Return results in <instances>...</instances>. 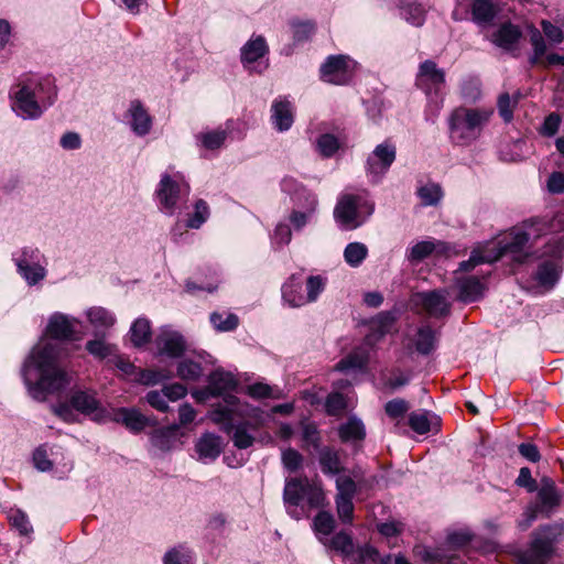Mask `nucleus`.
<instances>
[{
	"label": "nucleus",
	"instance_id": "nucleus-46",
	"mask_svg": "<svg viewBox=\"0 0 564 564\" xmlns=\"http://www.w3.org/2000/svg\"><path fill=\"white\" fill-rule=\"evenodd\" d=\"M496 15L495 6L490 0H475L473 3V19L476 23H488Z\"/></svg>",
	"mask_w": 564,
	"mask_h": 564
},
{
	"label": "nucleus",
	"instance_id": "nucleus-39",
	"mask_svg": "<svg viewBox=\"0 0 564 564\" xmlns=\"http://www.w3.org/2000/svg\"><path fill=\"white\" fill-rule=\"evenodd\" d=\"M6 514L10 525L15 529L20 535L30 538L33 533V527L23 510L11 507L6 511Z\"/></svg>",
	"mask_w": 564,
	"mask_h": 564
},
{
	"label": "nucleus",
	"instance_id": "nucleus-11",
	"mask_svg": "<svg viewBox=\"0 0 564 564\" xmlns=\"http://www.w3.org/2000/svg\"><path fill=\"white\" fill-rule=\"evenodd\" d=\"M281 189L291 196L294 205L289 220L295 230H301L314 218L318 204L317 198L315 194L291 176L281 181Z\"/></svg>",
	"mask_w": 564,
	"mask_h": 564
},
{
	"label": "nucleus",
	"instance_id": "nucleus-51",
	"mask_svg": "<svg viewBox=\"0 0 564 564\" xmlns=\"http://www.w3.org/2000/svg\"><path fill=\"white\" fill-rule=\"evenodd\" d=\"M303 462L304 457L299 451L292 447L281 449V463L288 471L296 473L303 466Z\"/></svg>",
	"mask_w": 564,
	"mask_h": 564
},
{
	"label": "nucleus",
	"instance_id": "nucleus-33",
	"mask_svg": "<svg viewBox=\"0 0 564 564\" xmlns=\"http://www.w3.org/2000/svg\"><path fill=\"white\" fill-rule=\"evenodd\" d=\"M561 497L552 481H545L538 491V509L547 517L560 505Z\"/></svg>",
	"mask_w": 564,
	"mask_h": 564
},
{
	"label": "nucleus",
	"instance_id": "nucleus-53",
	"mask_svg": "<svg viewBox=\"0 0 564 564\" xmlns=\"http://www.w3.org/2000/svg\"><path fill=\"white\" fill-rule=\"evenodd\" d=\"M530 42L533 47V55L530 58L531 64H542L545 57L546 43L539 30H532Z\"/></svg>",
	"mask_w": 564,
	"mask_h": 564
},
{
	"label": "nucleus",
	"instance_id": "nucleus-2",
	"mask_svg": "<svg viewBox=\"0 0 564 564\" xmlns=\"http://www.w3.org/2000/svg\"><path fill=\"white\" fill-rule=\"evenodd\" d=\"M545 223L534 220L528 227V230L514 228L499 238L478 243L467 261L459 264L455 271V286L458 290V300L464 303L476 302L482 297L485 292V282L476 275H468L476 265L481 263H492L505 254H510L512 259L522 264L528 263L533 254L525 253L524 247L531 238L542 236Z\"/></svg>",
	"mask_w": 564,
	"mask_h": 564
},
{
	"label": "nucleus",
	"instance_id": "nucleus-43",
	"mask_svg": "<svg viewBox=\"0 0 564 564\" xmlns=\"http://www.w3.org/2000/svg\"><path fill=\"white\" fill-rule=\"evenodd\" d=\"M368 256V248L362 242H350L344 250V259L351 268H358Z\"/></svg>",
	"mask_w": 564,
	"mask_h": 564
},
{
	"label": "nucleus",
	"instance_id": "nucleus-4",
	"mask_svg": "<svg viewBox=\"0 0 564 564\" xmlns=\"http://www.w3.org/2000/svg\"><path fill=\"white\" fill-rule=\"evenodd\" d=\"M12 111L23 120H36L55 102L57 90L50 77L26 75L11 87Z\"/></svg>",
	"mask_w": 564,
	"mask_h": 564
},
{
	"label": "nucleus",
	"instance_id": "nucleus-9",
	"mask_svg": "<svg viewBox=\"0 0 564 564\" xmlns=\"http://www.w3.org/2000/svg\"><path fill=\"white\" fill-rule=\"evenodd\" d=\"M416 86L427 96L426 119L434 122L443 107L445 73L433 61H424L419 67Z\"/></svg>",
	"mask_w": 564,
	"mask_h": 564
},
{
	"label": "nucleus",
	"instance_id": "nucleus-15",
	"mask_svg": "<svg viewBox=\"0 0 564 564\" xmlns=\"http://www.w3.org/2000/svg\"><path fill=\"white\" fill-rule=\"evenodd\" d=\"M325 283L321 276H310L306 282V294L303 292L301 276L292 275L282 285V299L291 307H300L317 300Z\"/></svg>",
	"mask_w": 564,
	"mask_h": 564
},
{
	"label": "nucleus",
	"instance_id": "nucleus-49",
	"mask_svg": "<svg viewBox=\"0 0 564 564\" xmlns=\"http://www.w3.org/2000/svg\"><path fill=\"white\" fill-rule=\"evenodd\" d=\"M329 546L343 554L345 563L348 561V556L356 551L351 536L346 532L335 534L329 540Z\"/></svg>",
	"mask_w": 564,
	"mask_h": 564
},
{
	"label": "nucleus",
	"instance_id": "nucleus-32",
	"mask_svg": "<svg viewBox=\"0 0 564 564\" xmlns=\"http://www.w3.org/2000/svg\"><path fill=\"white\" fill-rule=\"evenodd\" d=\"M230 121L226 123V127H219L213 130H205L196 134L197 144L206 150H218L220 149L228 135Z\"/></svg>",
	"mask_w": 564,
	"mask_h": 564
},
{
	"label": "nucleus",
	"instance_id": "nucleus-45",
	"mask_svg": "<svg viewBox=\"0 0 564 564\" xmlns=\"http://www.w3.org/2000/svg\"><path fill=\"white\" fill-rule=\"evenodd\" d=\"M163 564H194L193 552L185 545L174 546L164 554Z\"/></svg>",
	"mask_w": 564,
	"mask_h": 564
},
{
	"label": "nucleus",
	"instance_id": "nucleus-38",
	"mask_svg": "<svg viewBox=\"0 0 564 564\" xmlns=\"http://www.w3.org/2000/svg\"><path fill=\"white\" fill-rule=\"evenodd\" d=\"M438 424V417L427 411H414L409 415V425L417 434H427L433 425Z\"/></svg>",
	"mask_w": 564,
	"mask_h": 564
},
{
	"label": "nucleus",
	"instance_id": "nucleus-22",
	"mask_svg": "<svg viewBox=\"0 0 564 564\" xmlns=\"http://www.w3.org/2000/svg\"><path fill=\"white\" fill-rule=\"evenodd\" d=\"M107 416L132 433L141 432L149 424L148 417L135 408H112Z\"/></svg>",
	"mask_w": 564,
	"mask_h": 564
},
{
	"label": "nucleus",
	"instance_id": "nucleus-41",
	"mask_svg": "<svg viewBox=\"0 0 564 564\" xmlns=\"http://www.w3.org/2000/svg\"><path fill=\"white\" fill-rule=\"evenodd\" d=\"M314 530L318 536V540L326 544L328 541V536L334 530L335 519L333 514L326 511H321L314 518Z\"/></svg>",
	"mask_w": 564,
	"mask_h": 564
},
{
	"label": "nucleus",
	"instance_id": "nucleus-50",
	"mask_svg": "<svg viewBox=\"0 0 564 564\" xmlns=\"http://www.w3.org/2000/svg\"><path fill=\"white\" fill-rule=\"evenodd\" d=\"M417 196L424 206H434L441 200L443 192L438 184L426 183L419 187Z\"/></svg>",
	"mask_w": 564,
	"mask_h": 564
},
{
	"label": "nucleus",
	"instance_id": "nucleus-47",
	"mask_svg": "<svg viewBox=\"0 0 564 564\" xmlns=\"http://www.w3.org/2000/svg\"><path fill=\"white\" fill-rule=\"evenodd\" d=\"M209 217V207L203 199H197L194 204L193 214H188L185 226L192 229H198Z\"/></svg>",
	"mask_w": 564,
	"mask_h": 564
},
{
	"label": "nucleus",
	"instance_id": "nucleus-29",
	"mask_svg": "<svg viewBox=\"0 0 564 564\" xmlns=\"http://www.w3.org/2000/svg\"><path fill=\"white\" fill-rule=\"evenodd\" d=\"M440 330L433 329L430 325H421L412 341L416 351L421 355H430L437 347Z\"/></svg>",
	"mask_w": 564,
	"mask_h": 564
},
{
	"label": "nucleus",
	"instance_id": "nucleus-10",
	"mask_svg": "<svg viewBox=\"0 0 564 564\" xmlns=\"http://www.w3.org/2000/svg\"><path fill=\"white\" fill-rule=\"evenodd\" d=\"M191 187L184 175L174 172L172 169L161 175V180L155 189L159 208L166 215H175L182 208L189 195Z\"/></svg>",
	"mask_w": 564,
	"mask_h": 564
},
{
	"label": "nucleus",
	"instance_id": "nucleus-64",
	"mask_svg": "<svg viewBox=\"0 0 564 564\" xmlns=\"http://www.w3.org/2000/svg\"><path fill=\"white\" fill-rule=\"evenodd\" d=\"M346 401L341 393L333 392L326 399V410L329 414L336 415L344 411Z\"/></svg>",
	"mask_w": 564,
	"mask_h": 564
},
{
	"label": "nucleus",
	"instance_id": "nucleus-3",
	"mask_svg": "<svg viewBox=\"0 0 564 564\" xmlns=\"http://www.w3.org/2000/svg\"><path fill=\"white\" fill-rule=\"evenodd\" d=\"M208 417L221 425L224 432L231 436L234 445L247 449L253 445L254 437L248 429L259 430L267 423V414L260 408L240 401L236 395H227L225 404H216L208 412Z\"/></svg>",
	"mask_w": 564,
	"mask_h": 564
},
{
	"label": "nucleus",
	"instance_id": "nucleus-23",
	"mask_svg": "<svg viewBox=\"0 0 564 564\" xmlns=\"http://www.w3.org/2000/svg\"><path fill=\"white\" fill-rule=\"evenodd\" d=\"M156 347L161 355L177 358L185 351L186 344L184 337L178 332L166 327L162 328L156 337Z\"/></svg>",
	"mask_w": 564,
	"mask_h": 564
},
{
	"label": "nucleus",
	"instance_id": "nucleus-60",
	"mask_svg": "<svg viewBox=\"0 0 564 564\" xmlns=\"http://www.w3.org/2000/svg\"><path fill=\"white\" fill-rule=\"evenodd\" d=\"M86 349L94 357L104 359L112 354L113 346L107 344L104 339H93L87 341Z\"/></svg>",
	"mask_w": 564,
	"mask_h": 564
},
{
	"label": "nucleus",
	"instance_id": "nucleus-42",
	"mask_svg": "<svg viewBox=\"0 0 564 564\" xmlns=\"http://www.w3.org/2000/svg\"><path fill=\"white\" fill-rule=\"evenodd\" d=\"M151 336V325L147 318H137L130 328L131 341L134 346L140 347L147 344Z\"/></svg>",
	"mask_w": 564,
	"mask_h": 564
},
{
	"label": "nucleus",
	"instance_id": "nucleus-63",
	"mask_svg": "<svg viewBox=\"0 0 564 564\" xmlns=\"http://www.w3.org/2000/svg\"><path fill=\"white\" fill-rule=\"evenodd\" d=\"M291 238L292 231L290 226L281 223L276 225L271 240L274 246H284L291 241Z\"/></svg>",
	"mask_w": 564,
	"mask_h": 564
},
{
	"label": "nucleus",
	"instance_id": "nucleus-59",
	"mask_svg": "<svg viewBox=\"0 0 564 564\" xmlns=\"http://www.w3.org/2000/svg\"><path fill=\"white\" fill-rule=\"evenodd\" d=\"M409 409V402L400 398L389 401L384 406L387 415L397 421L403 419Z\"/></svg>",
	"mask_w": 564,
	"mask_h": 564
},
{
	"label": "nucleus",
	"instance_id": "nucleus-19",
	"mask_svg": "<svg viewBox=\"0 0 564 564\" xmlns=\"http://www.w3.org/2000/svg\"><path fill=\"white\" fill-rule=\"evenodd\" d=\"M549 528L542 529L534 534V538L527 550L517 553V558L522 564H543L553 551V539Z\"/></svg>",
	"mask_w": 564,
	"mask_h": 564
},
{
	"label": "nucleus",
	"instance_id": "nucleus-28",
	"mask_svg": "<svg viewBox=\"0 0 564 564\" xmlns=\"http://www.w3.org/2000/svg\"><path fill=\"white\" fill-rule=\"evenodd\" d=\"M391 558L390 554L381 556L375 546L364 544L356 547L345 564H389Z\"/></svg>",
	"mask_w": 564,
	"mask_h": 564
},
{
	"label": "nucleus",
	"instance_id": "nucleus-30",
	"mask_svg": "<svg viewBox=\"0 0 564 564\" xmlns=\"http://www.w3.org/2000/svg\"><path fill=\"white\" fill-rule=\"evenodd\" d=\"M199 460H215L221 453V438L213 433L203 434L195 444Z\"/></svg>",
	"mask_w": 564,
	"mask_h": 564
},
{
	"label": "nucleus",
	"instance_id": "nucleus-5",
	"mask_svg": "<svg viewBox=\"0 0 564 564\" xmlns=\"http://www.w3.org/2000/svg\"><path fill=\"white\" fill-rule=\"evenodd\" d=\"M494 111L485 108L458 107L448 118V133L456 145H469L477 140Z\"/></svg>",
	"mask_w": 564,
	"mask_h": 564
},
{
	"label": "nucleus",
	"instance_id": "nucleus-37",
	"mask_svg": "<svg viewBox=\"0 0 564 564\" xmlns=\"http://www.w3.org/2000/svg\"><path fill=\"white\" fill-rule=\"evenodd\" d=\"M369 355L365 348H357L343 358L336 369L339 371H362L368 364Z\"/></svg>",
	"mask_w": 564,
	"mask_h": 564
},
{
	"label": "nucleus",
	"instance_id": "nucleus-13",
	"mask_svg": "<svg viewBox=\"0 0 564 564\" xmlns=\"http://www.w3.org/2000/svg\"><path fill=\"white\" fill-rule=\"evenodd\" d=\"M17 272L29 286H35L47 276V258L36 247L25 246L12 253Z\"/></svg>",
	"mask_w": 564,
	"mask_h": 564
},
{
	"label": "nucleus",
	"instance_id": "nucleus-1",
	"mask_svg": "<svg viewBox=\"0 0 564 564\" xmlns=\"http://www.w3.org/2000/svg\"><path fill=\"white\" fill-rule=\"evenodd\" d=\"M80 322L72 316L56 312L48 318L46 335L25 357L21 367V377L28 394L35 401L44 402L48 395L63 392L72 377L61 364L62 344L56 340L75 338Z\"/></svg>",
	"mask_w": 564,
	"mask_h": 564
},
{
	"label": "nucleus",
	"instance_id": "nucleus-7",
	"mask_svg": "<svg viewBox=\"0 0 564 564\" xmlns=\"http://www.w3.org/2000/svg\"><path fill=\"white\" fill-rule=\"evenodd\" d=\"M283 501L288 513L300 519L302 513L299 507L305 501L311 509H317L324 505L325 494L319 484L310 481L307 477H291L285 479Z\"/></svg>",
	"mask_w": 564,
	"mask_h": 564
},
{
	"label": "nucleus",
	"instance_id": "nucleus-18",
	"mask_svg": "<svg viewBox=\"0 0 564 564\" xmlns=\"http://www.w3.org/2000/svg\"><path fill=\"white\" fill-rule=\"evenodd\" d=\"M413 303L429 316L440 318L449 315L452 303L447 290H433L416 293Z\"/></svg>",
	"mask_w": 564,
	"mask_h": 564
},
{
	"label": "nucleus",
	"instance_id": "nucleus-8",
	"mask_svg": "<svg viewBox=\"0 0 564 564\" xmlns=\"http://www.w3.org/2000/svg\"><path fill=\"white\" fill-rule=\"evenodd\" d=\"M373 210L375 204L368 192L361 191L341 195L334 209V217L341 228L352 230L366 223Z\"/></svg>",
	"mask_w": 564,
	"mask_h": 564
},
{
	"label": "nucleus",
	"instance_id": "nucleus-16",
	"mask_svg": "<svg viewBox=\"0 0 564 564\" xmlns=\"http://www.w3.org/2000/svg\"><path fill=\"white\" fill-rule=\"evenodd\" d=\"M397 158V147L391 140L378 144L368 155L366 173L372 183L381 181Z\"/></svg>",
	"mask_w": 564,
	"mask_h": 564
},
{
	"label": "nucleus",
	"instance_id": "nucleus-61",
	"mask_svg": "<svg viewBox=\"0 0 564 564\" xmlns=\"http://www.w3.org/2000/svg\"><path fill=\"white\" fill-rule=\"evenodd\" d=\"M354 499L336 497V508L339 519L344 523H351L354 518Z\"/></svg>",
	"mask_w": 564,
	"mask_h": 564
},
{
	"label": "nucleus",
	"instance_id": "nucleus-34",
	"mask_svg": "<svg viewBox=\"0 0 564 564\" xmlns=\"http://www.w3.org/2000/svg\"><path fill=\"white\" fill-rule=\"evenodd\" d=\"M400 15L409 24L421 26L425 21L426 9L415 0H400L398 4Z\"/></svg>",
	"mask_w": 564,
	"mask_h": 564
},
{
	"label": "nucleus",
	"instance_id": "nucleus-55",
	"mask_svg": "<svg viewBox=\"0 0 564 564\" xmlns=\"http://www.w3.org/2000/svg\"><path fill=\"white\" fill-rule=\"evenodd\" d=\"M435 249L432 241H420L408 249L406 257L412 262H419L427 258Z\"/></svg>",
	"mask_w": 564,
	"mask_h": 564
},
{
	"label": "nucleus",
	"instance_id": "nucleus-54",
	"mask_svg": "<svg viewBox=\"0 0 564 564\" xmlns=\"http://www.w3.org/2000/svg\"><path fill=\"white\" fill-rule=\"evenodd\" d=\"M203 369L199 362L184 359L178 364L177 376L183 380L195 381L202 376Z\"/></svg>",
	"mask_w": 564,
	"mask_h": 564
},
{
	"label": "nucleus",
	"instance_id": "nucleus-44",
	"mask_svg": "<svg viewBox=\"0 0 564 564\" xmlns=\"http://www.w3.org/2000/svg\"><path fill=\"white\" fill-rule=\"evenodd\" d=\"M178 430L177 424L155 430L151 435V443L161 451H169L173 443V437Z\"/></svg>",
	"mask_w": 564,
	"mask_h": 564
},
{
	"label": "nucleus",
	"instance_id": "nucleus-48",
	"mask_svg": "<svg viewBox=\"0 0 564 564\" xmlns=\"http://www.w3.org/2000/svg\"><path fill=\"white\" fill-rule=\"evenodd\" d=\"M171 377L172 372L169 370L139 369L135 380L144 386H155Z\"/></svg>",
	"mask_w": 564,
	"mask_h": 564
},
{
	"label": "nucleus",
	"instance_id": "nucleus-14",
	"mask_svg": "<svg viewBox=\"0 0 564 564\" xmlns=\"http://www.w3.org/2000/svg\"><path fill=\"white\" fill-rule=\"evenodd\" d=\"M53 412L67 423L76 421V413L90 415L97 414L100 410V402L93 390L73 389L66 401L53 405Z\"/></svg>",
	"mask_w": 564,
	"mask_h": 564
},
{
	"label": "nucleus",
	"instance_id": "nucleus-62",
	"mask_svg": "<svg viewBox=\"0 0 564 564\" xmlns=\"http://www.w3.org/2000/svg\"><path fill=\"white\" fill-rule=\"evenodd\" d=\"M145 400L153 409H155L162 413H165L170 410V406L166 402V397H165L163 389L161 391H158V390L149 391L145 395Z\"/></svg>",
	"mask_w": 564,
	"mask_h": 564
},
{
	"label": "nucleus",
	"instance_id": "nucleus-58",
	"mask_svg": "<svg viewBox=\"0 0 564 564\" xmlns=\"http://www.w3.org/2000/svg\"><path fill=\"white\" fill-rule=\"evenodd\" d=\"M317 149L323 156L329 158L339 149V141L333 134H322L317 139Z\"/></svg>",
	"mask_w": 564,
	"mask_h": 564
},
{
	"label": "nucleus",
	"instance_id": "nucleus-31",
	"mask_svg": "<svg viewBox=\"0 0 564 564\" xmlns=\"http://www.w3.org/2000/svg\"><path fill=\"white\" fill-rule=\"evenodd\" d=\"M318 463L324 475H339L344 467L341 465L339 451L332 446H323L317 451Z\"/></svg>",
	"mask_w": 564,
	"mask_h": 564
},
{
	"label": "nucleus",
	"instance_id": "nucleus-26",
	"mask_svg": "<svg viewBox=\"0 0 564 564\" xmlns=\"http://www.w3.org/2000/svg\"><path fill=\"white\" fill-rule=\"evenodd\" d=\"M85 315L96 335H106L117 322L115 314L102 306L89 307Z\"/></svg>",
	"mask_w": 564,
	"mask_h": 564
},
{
	"label": "nucleus",
	"instance_id": "nucleus-21",
	"mask_svg": "<svg viewBox=\"0 0 564 564\" xmlns=\"http://www.w3.org/2000/svg\"><path fill=\"white\" fill-rule=\"evenodd\" d=\"M124 119L131 131L137 137H145L152 130L153 117L139 99L130 101Z\"/></svg>",
	"mask_w": 564,
	"mask_h": 564
},
{
	"label": "nucleus",
	"instance_id": "nucleus-57",
	"mask_svg": "<svg viewBox=\"0 0 564 564\" xmlns=\"http://www.w3.org/2000/svg\"><path fill=\"white\" fill-rule=\"evenodd\" d=\"M337 476L338 477L336 479V489H337L336 497L354 499L356 491H357V486H356V482L354 481V479L349 476H345V475H340V474Z\"/></svg>",
	"mask_w": 564,
	"mask_h": 564
},
{
	"label": "nucleus",
	"instance_id": "nucleus-52",
	"mask_svg": "<svg viewBox=\"0 0 564 564\" xmlns=\"http://www.w3.org/2000/svg\"><path fill=\"white\" fill-rule=\"evenodd\" d=\"M59 448H56V453ZM54 447H47L46 445L40 446L33 453V462L35 467L41 471H48L53 468L54 460L50 459V456L56 454Z\"/></svg>",
	"mask_w": 564,
	"mask_h": 564
},
{
	"label": "nucleus",
	"instance_id": "nucleus-56",
	"mask_svg": "<svg viewBox=\"0 0 564 564\" xmlns=\"http://www.w3.org/2000/svg\"><path fill=\"white\" fill-rule=\"evenodd\" d=\"M210 323L220 332H229L238 326V317L235 314H220L213 313L210 315Z\"/></svg>",
	"mask_w": 564,
	"mask_h": 564
},
{
	"label": "nucleus",
	"instance_id": "nucleus-24",
	"mask_svg": "<svg viewBox=\"0 0 564 564\" xmlns=\"http://www.w3.org/2000/svg\"><path fill=\"white\" fill-rule=\"evenodd\" d=\"M271 121L280 132L288 131L294 121V107L285 97L276 98L271 106Z\"/></svg>",
	"mask_w": 564,
	"mask_h": 564
},
{
	"label": "nucleus",
	"instance_id": "nucleus-12",
	"mask_svg": "<svg viewBox=\"0 0 564 564\" xmlns=\"http://www.w3.org/2000/svg\"><path fill=\"white\" fill-rule=\"evenodd\" d=\"M564 245L558 239H550L544 246V250L536 256L540 259L536 271L533 275V280L536 286L544 291L552 290L562 273L561 254L563 252Z\"/></svg>",
	"mask_w": 564,
	"mask_h": 564
},
{
	"label": "nucleus",
	"instance_id": "nucleus-17",
	"mask_svg": "<svg viewBox=\"0 0 564 564\" xmlns=\"http://www.w3.org/2000/svg\"><path fill=\"white\" fill-rule=\"evenodd\" d=\"M357 63L346 55L329 56L321 66V78L325 83L345 85L356 72Z\"/></svg>",
	"mask_w": 564,
	"mask_h": 564
},
{
	"label": "nucleus",
	"instance_id": "nucleus-27",
	"mask_svg": "<svg viewBox=\"0 0 564 564\" xmlns=\"http://www.w3.org/2000/svg\"><path fill=\"white\" fill-rule=\"evenodd\" d=\"M397 317L392 312H381L370 321V334L366 336V344L371 346L386 334L390 333Z\"/></svg>",
	"mask_w": 564,
	"mask_h": 564
},
{
	"label": "nucleus",
	"instance_id": "nucleus-35",
	"mask_svg": "<svg viewBox=\"0 0 564 564\" xmlns=\"http://www.w3.org/2000/svg\"><path fill=\"white\" fill-rule=\"evenodd\" d=\"M338 435L343 443H357L364 441L366 429L360 419L350 416L345 423L338 427Z\"/></svg>",
	"mask_w": 564,
	"mask_h": 564
},
{
	"label": "nucleus",
	"instance_id": "nucleus-36",
	"mask_svg": "<svg viewBox=\"0 0 564 564\" xmlns=\"http://www.w3.org/2000/svg\"><path fill=\"white\" fill-rule=\"evenodd\" d=\"M521 37V31L511 23L502 24L492 35V42L505 50H511Z\"/></svg>",
	"mask_w": 564,
	"mask_h": 564
},
{
	"label": "nucleus",
	"instance_id": "nucleus-40",
	"mask_svg": "<svg viewBox=\"0 0 564 564\" xmlns=\"http://www.w3.org/2000/svg\"><path fill=\"white\" fill-rule=\"evenodd\" d=\"M302 448L318 451L321 448V434L315 423L308 421L301 422Z\"/></svg>",
	"mask_w": 564,
	"mask_h": 564
},
{
	"label": "nucleus",
	"instance_id": "nucleus-6",
	"mask_svg": "<svg viewBox=\"0 0 564 564\" xmlns=\"http://www.w3.org/2000/svg\"><path fill=\"white\" fill-rule=\"evenodd\" d=\"M283 501L288 513L300 519L302 513L299 507L305 501L311 509H317L324 505L325 494L319 484L310 481L307 477H291L285 479Z\"/></svg>",
	"mask_w": 564,
	"mask_h": 564
},
{
	"label": "nucleus",
	"instance_id": "nucleus-20",
	"mask_svg": "<svg viewBox=\"0 0 564 564\" xmlns=\"http://www.w3.org/2000/svg\"><path fill=\"white\" fill-rule=\"evenodd\" d=\"M268 53V45L263 36H252L241 48V62L250 72L261 73L268 64L262 61Z\"/></svg>",
	"mask_w": 564,
	"mask_h": 564
},
{
	"label": "nucleus",
	"instance_id": "nucleus-25",
	"mask_svg": "<svg viewBox=\"0 0 564 564\" xmlns=\"http://www.w3.org/2000/svg\"><path fill=\"white\" fill-rule=\"evenodd\" d=\"M208 383L216 397H221L223 402L218 404H225V398L227 395H234L238 387V381L235 376L228 371L217 369L213 371L208 377Z\"/></svg>",
	"mask_w": 564,
	"mask_h": 564
}]
</instances>
